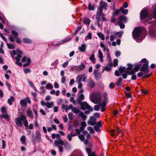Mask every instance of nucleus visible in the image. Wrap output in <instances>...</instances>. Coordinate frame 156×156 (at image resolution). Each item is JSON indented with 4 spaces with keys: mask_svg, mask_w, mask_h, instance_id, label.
I'll use <instances>...</instances> for the list:
<instances>
[{
    "mask_svg": "<svg viewBox=\"0 0 156 156\" xmlns=\"http://www.w3.org/2000/svg\"><path fill=\"white\" fill-rule=\"evenodd\" d=\"M146 34V30L144 27L135 28L132 32L133 38L138 42H141Z\"/></svg>",
    "mask_w": 156,
    "mask_h": 156,
    "instance_id": "f257e3e1",
    "label": "nucleus"
},
{
    "mask_svg": "<svg viewBox=\"0 0 156 156\" xmlns=\"http://www.w3.org/2000/svg\"><path fill=\"white\" fill-rule=\"evenodd\" d=\"M154 18H156V9H154L153 11ZM153 16H150L148 17V14L146 9L142 10L140 13V20H142L144 19H146V20L144 22V23L146 24H150L151 23V20L153 18Z\"/></svg>",
    "mask_w": 156,
    "mask_h": 156,
    "instance_id": "f03ea898",
    "label": "nucleus"
},
{
    "mask_svg": "<svg viewBox=\"0 0 156 156\" xmlns=\"http://www.w3.org/2000/svg\"><path fill=\"white\" fill-rule=\"evenodd\" d=\"M91 101L94 104L99 103L101 101V96L99 93L94 92L90 96Z\"/></svg>",
    "mask_w": 156,
    "mask_h": 156,
    "instance_id": "7ed1b4c3",
    "label": "nucleus"
},
{
    "mask_svg": "<svg viewBox=\"0 0 156 156\" xmlns=\"http://www.w3.org/2000/svg\"><path fill=\"white\" fill-rule=\"evenodd\" d=\"M17 51L18 53L17 54V57H15V59L17 61L15 62V63L16 64L20 66H22V63L18 61H20L21 58L22 57V51L19 49H17Z\"/></svg>",
    "mask_w": 156,
    "mask_h": 156,
    "instance_id": "20e7f679",
    "label": "nucleus"
},
{
    "mask_svg": "<svg viewBox=\"0 0 156 156\" xmlns=\"http://www.w3.org/2000/svg\"><path fill=\"white\" fill-rule=\"evenodd\" d=\"M79 104L81 106V109L83 110H85L86 109L89 110L91 111L93 110V108H91L90 106L86 102H82Z\"/></svg>",
    "mask_w": 156,
    "mask_h": 156,
    "instance_id": "39448f33",
    "label": "nucleus"
},
{
    "mask_svg": "<svg viewBox=\"0 0 156 156\" xmlns=\"http://www.w3.org/2000/svg\"><path fill=\"white\" fill-rule=\"evenodd\" d=\"M155 25H153L149 27V33L151 36L153 37H156V21L155 22Z\"/></svg>",
    "mask_w": 156,
    "mask_h": 156,
    "instance_id": "423d86ee",
    "label": "nucleus"
},
{
    "mask_svg": "<svg viewBox=\"0 0 156 156\" xmlns=\"http://www.w3.org/2000/svg\"><path fill=\"white\" fill-rule=\"evenodd\" d=\"M86 80V77L85 74H79L77 76L76 79V82L80 83L81 81L85 82Z\"/></svg>",
    "mask_w": 156,
    "mask_h": 156,
    "instance_id": "0eeeda50",
    "label": "nucleus"
},
{
    "mask_svg": "<svg viewBox=\"0 0 156 156\" xmlns=\"http://www.w3.org/2000/svg\"><path fill=\"white\" fill-rule=\"evenodd\" d=\"M148 63L149 62L144 63L142 67L140 69V71L143 72L144 74L148 73Z\"/></svg>",
    "mask_w": 156,
    "mask_h": 156,
    "instance_id": "6e6552de",
    "label": "nucleus"
},
{
    "mask_svg": "<svg viewBox=\"0 0 156 156\" xmlns=\"http://www.w3.org/2000/svg\"><path fill=\"white\" fill-rule=\"evenodd\" d=\"M35 139L33 140V142L34 143L36 142H39L41 140V135L40 134V131H37L35 133Z\"/></svg>",
    "mask_w": 156,
    "mask_h": 156,
    "instance_id": "1a4fd4ad",
    "label": "nucleus"
},
{
    "mask_svg": "<svg viewBox=\"0 0 156 156\" xmlns=\"http://www.w3.org/2000/svg\"><path fill=\"white\" fill-rule=\"evenodd\" d=\"M85 67V65L83 63H81V64L78 66H74L72 67V68L77 71H80L84 69Z\"/></svg>",
    "mask_w": 156,
    "mask_h": 156,
    "instance_id": "9d476101",
    "label": "nucleus"
},
{
    "mask_svg": "<svg viewBox=\"0 0 156 156\" xmlns=\"http://www.w3.org/2000/svg\"><path fill=\"white\" fill-rule=\"evenodd\" d=\"M96 119L93 116H91L90 117L89 120L88 122L89 125L92 126L95 125L96 124Z\"/></svg>",
    "mask_w": 156,
    "mask_h": 156,
    "instance_id": "9b49d317",
    "label": "nucleus"
},
{
    "mask_svg": "<svg viewBox=\"0 0 156 156\" xmlns=\"http://www.w3.org/2000/svg\"><path fill=\"white\" fill-rule=\"evenodd\" d=\"M22 121L23 119L21 118L17 117L15 119V122L16 125L18 127H22Z\"/></svg>",
    "mask_w": 156,
    "mask_h": 156,
    "instance_id": "f8f14e48",
    "label": "nucleus"
},
{
    "mask_svg": "<svg viewBox=\"0 0 156 156\" xmlns=\"http://www.w3.org/2000/svg\"><path fill=\"white\" fill-rule=\"evenodd\" d=\"M102 125L101 121H99L94 126V128L96 132H100V128L101 127Z\"/></svg>",
    "mask_w": 156,
    "mask_h": 156,
    "instance_id": "ddd939ff",
    "label": "nucleus"
},
{
    "mask_svg": "<svg viewBox=\"0 0 156 156\" xmlns=\"http://www.w3.org/2000/svg\"><path fill=\"white\" fill-rule=\"evenodd\" d=\"M98 57L101 63L103 62V54L100 50H98Z\"/></svg>",
    "mask_w": 156,
    "mask_h": 156,
    "instance_id": "4468645a",
    "label": "nucleus"
},
{
    "mask_svg": "<svg viewBox=\"0 0 156 156\" xmlns=\"http://www.w3.org/2000/svg\"><path fill=\"white\" fill-rule=\"evenodd\" d=\"M71 40V38L68 37H67V38L64 39L62 41L58 43H57L56 44L57 46L61 45L65 43H66V42L70 41Z\"/></svg>",
    "mask_w": 156,
    "mask_h": 156,
    "instance_id": "2eb2a0df",
    "label": "nucleus"
},
{
    "mask_svg": "<svg viewBox=\"0 0 156 156\" xmlns=\"http://www.w3.org/2000/svg\"><path fill=\"white\" fill-rule=\"evenodd\" d=\"M107 7L108 5L105 2H103L102 1H101L99 7V8H101L102 9H104L105 10H106Z\"/></svg>",
    "mask_w": 156,
    "mask_h": 156,
    "instance_id": "dca6fc26",
    "label": "nucleus"
},
{
    "mask_svg": "<svg viewBox=\"0 0 156 156\" xmlns=\"http://www.w3.org/2000/svg\"><path fill=\"white\" fill-rule=\"evenodd\" d=\"M86 150L88 154V156H98L94 152H91V150L90 149L87 148Z\"/></svg>",
    "mask_w": 156,
    "mask_h": 156,
    "instance_id": "f3484780",
    "label": "nucleus"
},
{
    "mask_svg": "<svg viewBox=\"0 0 156 156\" xmlns=\"http://www.w3.org/2000/svg\"><path fill=\"white\" fill-rule=\"evenodd\" d=\"M86 45L84 43L81 45L80 46L78 47L79 50L81 52H84L86 50Z\"/></svg>",
    "mask_w": 156,
    "mask_h": 156,
    "instance_id": "a211bd4d",
    "label": "nucleus"
},
{
    "mask_svg": "<svg viewBox=\"0 0 156 156\" xmlns=\"http://www.w3.org/2000/svg\"><path fill=\"white\" fill-rule=\"evenodd\" d=\"M84 98V96L83 94H81L79 95L78 98H76L77 101L79 103L82 102V101L83 100Z\"/></svg>",
    "mask_w": 156,
    "mask_h": 156,
    "instance_id": "6ab92c4d",
    "label": "nucleus"
},
{
    "mask_svg": "<svg viewBox=\"0 0 156 156\" xmlns=\"http://www.w3.org/2000/svg\"><path fill=\"white\" fill-rule=\"evenodd\" d=\"M21 118L23 119V121L24 126L26 127H28V122L26 117L24 115H22L21 116Z\"/></svg>",
    "mask_w": 156,
    "mask_h": 156,
    "instance_id": "aec40b11",
    "label": "nucleus"
},
{
    "mask_svg": "<svg viewBox=\"0 0 156 156\" xmlns=\"http://www.w3.org/2000/svg\"><path fill=\"white\" fill-rule=\"evenodd\" d=\"M54 143L55 145L58 146L59 144L63 145L64 143L63 140H62L60 139H59L58 140H56L55 141Z\"/></svg>",
    "mask_w": 156,
    "mask_h": 156,
    "instance_id": "412c9836",
    "label": "nucleus"
},
{
    "mask_svg": "<svg viewBox=\"0 0 156 156\" xmlns=\"http://www.w3.org/2000/svg\"><path fill=\"white\" fill-rule=\"evenodd\" d=\"M126 17L124 16H121L119 17V20L118 23H122L123 22H126Z\"/></svg>",
    "mask_w": 156,
    "mask_h": 156,
    "instance_id": "4be33fe9",
    "label": "nucleus"
},
{
    "mask_svg": "<svg viewBox=\"0 0 156 156\" xmlns=\"http://www.w3.org/2000/svg\"><path fill=\"white\" fill-rule=\"evenodd\" d=\"M89 59L93 63L95 64L96 63V62L94 53H93L90 56Z\"/></svg>",
    "mask_w": 156,
    "mask_h": 156,
    "instance_id": "5701e85b",
    "label": "nucleus"
},
{
    "mask_svg": "<svg viewBox=\"0 0 156 156\" xmlns=\"http://www.w3.org/2000/svg\"><path fill=\"white\" fill-rule=\"evenodd\" d=\"M107 60L108 61V65L110 66H112V59L110 55H107Z\"/></svg>",
    "mask_w": 156,
    "mask_h": 156,
    "instance_id": "b1692460",
    "label": "nucleus"
},
{
    "mask_svg": "<svg viewBox=\"0 0 156 156\" xmlns=\"http://www.w3.org/2000/svg\"><path fill=\"white\" fill-rule=\"evenodd\" d=\"M87 125L86 123L85 122H82L81 124V127L80 128V129L81 131H82L84 129Z\"/></svg>",
    "mask_w": 156,
    "mask_h": 156,
    "instance_id": "393cba45",
    "label": "nucleus"
},
{
    "mask_svg": "<svg viewBox=\"0 0 156 156\" xmlns=\"http://www.w3.org/2000/svg\"><path fill=\"white\" fill-rule=\"evenodd\" d=\"M119 71L121 74L123 72L128 73V71H126V67H121L119 69Z\"/></svg>",
    "mask_w": 156,
    "mask_h": 156,
    "instance_id": "a878e982",
    "label": "nucleus"
},
{
    "mask_svg": "<svg viewBox=\"0 0 156 156\" xmlns=\"http://www.w3.org/2000/svg\"><path fill=\"white\" fill-rule=\"evenodd\" d=\"M79 115L80 116H81L82 118V119L84 120H85L87 118V116L85 115L83 113L82 111L80 112L79 114Z\"/></svg>",
    "mask_w": 156,
    "mask_h": 156,
    "instance_id": "bb28decb",
    "label": "nucleus"
},
{
    "mask_svg": "<svg viewBox=\"0 0 156 156\" xmlns=\"http://www.w3.org/2000/svg\"><path fill=\"white\" fill-rule=\"evenodd\" d=\"M1 117L2 118H4L5 119H6L7 121H8L10 119V116L7 114H2L1 115Z\"/></svg>",
    "mask_w": 156,
    "mask_h": 156,
    "instance_id": "cd10ccee",
    "label": "nucleus"
},
{
    "mask_svg": "<svg viewBox=\"0 0 156 156\" xmlns=\"http://www.w3.org/2000/svg\"><path fill=\"white\" fill-rule=\"evenodd\" d=\"M120 11L123 14L126 15L127 14L128 12V10L127 9H124L123 7H121L120 8Z\"/></svg>",
    "mask_w": 156,
    "mask_h": 156,
    "instance_id": "c85d7f7f",
    "label": "nucleus"
},
{
    "mask_svg": "<svg viewBox=\"0 0 156 156\" xmlns=\"http://www.w3.org/2000/svg\"><path fill=\"white\" fill-rule=\"evenodd\" d=\"M53 87L52 84L51 83H48L45 87L48 90L52 89H53Z\"/></svg>",
    "mask_w": 156,
    "mask_h": 156,
    "instance_id": "c756f323",
    "label": "nucleus"
},
{
    "mask_svg": "<svg viewBox=\"0 0 156 156\" xmlns=\"http://www.w3.org/2000/svg\"><path fill=\"white\" fill-rule=\"evenodd\" d=\"M103 9L101 8H99L97 12L96 15H98V16H101L104 14L102 12Z\"/></svg>",
    "mask_w": 156,
    "mask_h": 156,
    "instance_id": "7c9ffc66",
    "label": "nucleus"
},
{
    "mask_svg": "<svg viewBox=\"0 0 156 156\" xmlns=\"http://www.w3.org/2000/svg\"><path fill=\"white\" fill-rule=\"evenodd\" d=\"M14 100V98L13 96H11L10 98L8 99V102L10 105H12V102Z\"/></svg>",
    "mask_w": 156,
    "mask_h": 156,
    "instance_id": "2f4dec72",
    "label": "nucleus"
},
{
    "mask_svg": "<svg viewBox=\"0 0 156 156\" xmlns=\"http://www.w3.org/2000/svg\"><path fill=\"white\" fill-rule=\"evenodd\" d=\"M26 136H22L20 138V141H21L23 145H25L26 144Z\"/></svg>",
    "mask_w": 156,
    "mask_h": 156,
    "instance_id": "473e14b6",
    "label": "nucleus"
},
{
    "mask_svg": "<svg viewBox=\"0 0 156 156\" xmlns=\"http://www.w3.org/2000/svg\"><path fill=\"white\" fill-rule=\"evenodd\" d=\"M46 106L48 108H50L52 106H54V103L52 102H46Z\"/></svg>",
    "mask_w": 156,
    "mask_h": 156,
    "instance_id": "72a5a7b5",
    "label": "nucleus"
},
{
    "mask_svg": "<svg viewBox=\"0 0 156 156\" xmlns=\"http://www.w3.org/2000/svg\"><path fill=\"white\" fill-rule=\"evenodd\" d=\"M122 79L121 78H119L116 82V84L118 86H120L122 85Z\"/></svg>",
    "mask_w": 156,
    "mask_h": 156,
    "instance_id": "f704fd0d",
    "label": "nucleus"
},
{
    "mask_svg": "<svg viewBox=\"0 0 156 156\" xmlns=\"http://www.w3.org/2000/svg\"><path fill=\"white\" fill-rule=\"evenodd\" d=\"M20 104L21 106L24 107L26 106L27 103L26 101L23 99L20 101Z\"/></svg>",
    "mask_w": 156,
    "mask_h": 156,
    "instance_id": "c9c22d12",
    "label": "nucleus"
},
{
    "mask_svg": "<svg viewBox=\"0 0 156 156\" xmlns=\"http://www.w3.org/2000/svg\"><path fill=\"white\" fill-rule=\"evenodd\" d=\"M94 85L95 83L92 80H90L89 81L88 83V86L91 88L94 87Z\"/></svg>",
    "mask_w": 156,
    "mask_h": 156,
    "instance_id": "e433bc0d",
    "label": "nucleus"
},
{
    "mask_svg": "<svg viewBox=\"0 0 156 156\" xmlns=\"http://www.w3.org/2000/svg\"><path fill=\"white\" fill-rule=\"evenodd\" d=\"M97 34L98 37L102 40H105V36L102 33H97Z\"/></svg>",
    "mask_w": 156,
    "mask_h": 156,
    "instance_id": "4c0bfd02",
    "label": "nucleus"
},
{
    "mask_svg": "<svg viewBox=\"0 0 156 156\" xmlns=\"http://www.w3.org/2000/svg\"><path fill=\"white\" fill-rule=\"evenodd\" d=\"M72 111L75 114L80 113V110L76 107H73L72 109Z\"/></svg>",
    "mask_w": 156,
    "mask_h": 156,
    "instance_id": "58836bf2",
    "label": "nucleus"
},
{
    "mask_svg": "<svg viewBox=\"0 0 156 156\" xmlns=\"http://www.w3.org/2000/svg\"><path fill=\"white\" fill-rule=\"evenodd\" d=\"M84 23L86 25H89L90 22V20L89 19L85 18L83 20Z\"/></svg>",
    "mask_w": 156,
    "mask_h": 156,
    "instance_id": "ea45409f",
    "label": "nucleus"
},
{
    "mask_svg": "<svg viewBox=\"0 0 156 156\" xmlns=\"http://www.w3.org/2000/svg\"><path fill=\"white\" fill-rule=\"evenodd\" d=\"M6 43L7 46L8 48H9V49H14V48H15V46L13 44H9L8 43V42H7V43Z\"/></svg>",
    "mask_w": 156,
    "mask_h": 156,
    "instance_id": "a19ab883",
    "label": "nucleus"
},
{
    "mask_svg": "<svg viewBox=\"0 0 156 156\" xmlns=\"http://www.w3.org/2000/svg\"><path fill=\"white\" fill-rule=\"evenodd\" d=\"M23 42L26 43H31V40L28 38H24L23 39Z\"/></svg>",
    "mask_w": 156,
    "mask_h": 156,
    "instance_id": "79ce46f5",
    "label": "nucleus"
},
{
    "mask_svg": "<svg viewBox=\"0 0 156 156\" xmlns=\"http://www.w3.org/2000/svg\"><path fill=\"white\" fill-rule=\"evenodd\" d=\"M108 102V101H105V100H104L103 102L99 105L100 106L102 107H105Z\"/></svg>",
    "mask_w": 156,
    "mask_h": 156,
    "instance_id": "37998d69",
    "label": "nucleus"
},
{
    "mask_svg": "<svg viewBox=\"0 0 156 156\" xmlns=\"http://www.w3.org/2000/svg\"><path fill=\"white\" fill-rule=\"evenodd\" d=\"M87 130L90 132L91 134H94V130L92 127L90 126L87 128Z\"/></svg>",
    "mask_w": 156,
    "mask_h": 156,
    "instance_id": "c03bdc74",
    "label": "nucleus"
},
{
    "mask_svg": "<svg viewBox=\"0 0 156 156\" xmlns=\"http://www.w3.org/2000/svg\"><path fill=\"white\" fill-rule=\"evenodd\" d=\"M94 75L95 76V79L97 80H99L101 77V74L99 73Z\"/></svg>",
    "mask_w": 156,
    "mask_h": 156,
    "instance_id": "a18cd8bd",
    "label": "nucleus"
},
{
    "mask_svg": "<svg viewBox=\"0 0 156 156\" xmlns=\"http://www.w3.org/2000/svg\"><path fill=\"white\" fill-rule=\"evenodd\" d=\"M96 18L97 20L98 25V26L99 27V23L100 21V19L99 18V16H98V15H96Z\"/></svg>",
    "mask_w": 156,
    "mask_h": 156,
    "instance_id": "49530a36",
    "label": "nucleus"
},
{
    "mask_svg": "<svg viewBox=\"0 0 156 156\" xmlns=\"http://www.w3.org/2000/svg\"><path fill=\"white\" fill-rule=\"evenodd\" d=\"M12 33L15 36V37H18V33L15 30H12Z\"/></svg>",
    "mask_w": 156,
    "mask_h": 156,
    "instance_id": "de8ad7c7",
    "label": "nucleus"
},
{
    "mask_svg": "<svg viewBox=\"0 0 156 156\" xmlns=\"http://www.w3.org/2000/svg\"><path fill=\"white\" fill-rule=\"evenodd\" d=\"M15 41L17 43L21 44V40L19 38V37H15Z\"/></svg>",
    "mask_w": 156,
    "mask_h": 156,
    "instance_id": "09e8293b",
    "label": "nucleus"
},
{
    "mask_svg": "<svg viewBox=\"0 0 156 156\" xmlns=\"http://www.w3.org/2000/svg\"><path fill=\"white\" fill-rule=\"evenodd\" d=\"M0 37L6 42L7 43V41L6 37L1 33H0Z\"/></svg>",
    "mask_w": 156,
    "mask_h": 156,
    "instance_id": "8fccbe9b",
    "label": "nucleus"
},
{
    "mask_svg": "<svg viewBox=\"0 0 156 156\" xmlns=\"http://www.w3.org/2000/svg\"><path fill=\"white\" fill-rule=\"evenodd\" d=\"M17 54V52L15 50H13L12 52H11L10 55H11L12 57L13 58V55H15Z\"/></svg>",
    "mask_w": 156,
    "mask_h": 156,
    "instance_id": "3c124183",
    "label": "nucleus"
},
{
    "mask_svg": "<svg viewBox=\"0 0 156 156\" xmlns=\"http://www.w3.org/2000/svg\"><path fill=\"white\" fill-rule=\"evenodd\" d=\"M78 137L80 140L82 141H84L85 140V137L82 134L79 135Z\"/></svg>",
    "mask_w": 156,
    "mask_h": 156,
    "instance_id": "603ef678",
    "label": "nucleus"
},
{
    "mask_svg": "<svg viewBox=\"0 0 156 156\" xmlns=\"http://www.w3.org/2000/svg\"><path fill=\"white\" fill-rule=\"evenodd\" d=\"M128 66L127 67L126 69V71H128V73H129V71L131 70V69L132 68V65H131L130 64H128Z\"/></svg>",
    "mask_w": 156,
    "mask_h": 156,
    "instance_id": "864d4df0",
    "label": "nucleus"
},
{
    "mask_svg": "<svg viewBox=\"0 0 156 156\" xmlns=\"http://www.w3.org/2000/svg\"><path fill=\"white\" fill-rule=\"evenodd\" d=\"M31 72V70L29 68H27L24 69V73L25 74H27L28 73Z\"/></svg>",
    "mask_w": 156,
    "mask_h": 156,
    "instance_id": "5fc2aeb1",
    "label": "nucleus"
},
{
    "mask_svg": "<svg viewBox=\"0 0 156 156\" xmlns=\"http://www.w3.org/2000/svg\"><path fill=\"white\" fill-rule=\"evenodd\" d=\"M118 60L117 59H115L114 60L113 66L114 67H116L118 65Z\"/></svg>",
    "mask_w": 156,
    "mask_h": 156,
    "instance_id": "6e6d98bb",
    "label": "nucleus"
},
{
    "mask_svg": "<svg viewBox=\"0 0 156 156\" xmlns=\"http://www.w3.org/2000/svg\"><path fill=\"white\" fill-rule=\"evenodd\" d=\"M103 97L104 98V100L105 101H108V99L107 98V94L106 93H103Z\"/></svg>",
    "mask_w": 156,
    "mask_h": 156,
    "instance_id": "4d7b16f0",
    "label": "nucleus"
},
{
    "mask_svg": "<svg viewBox=\"0 0 156 156\" xmlns=\"http://www.w3.org/2000/svg\"><path fill=\"white\" fill-rule=\"evenodd\" d=\"M70 101L72 102L74 105H75L76 103V101L74 100V98L71 97L70 98Z\"/></svg>",
    "mask_w": 156,
    "mask_h": 156,
    "instance_id": "13d9d810",
    "label": "nucleus"
},
{
    "mask_svg": "<svg viewBox=\"0 0 156 156\" xmlns=\"http://www.w3.org/2000/svg\"><path fill=\"white\" fill-rule=\"evenodd\" d=\"M88 9L90 10H93L94 9V6L91 5V3H90L89 5Z\"/></svg>",
    "mask_w": 156,
    "mask_h": 156,
    "instance_id": "bf43d9fd",
    "label": "nucleus"
},
{
    "mask_svg": "<svg viewBox=\"0 0 156 156\" xmlns=\"http://www.w3.org/2000/svg\"><path fill=\"white\" fill-rule=\"evenodd\" d=\"M100 105H95L94 107V109L96 111H98L100 109Z\"/></svg>",
    "mask_w": 156,
    "mask_h": 156,
    "instance_id": "052dcab7",
    "label": "nucleus"
},
{
    "mask_svg": "<svg viewBox=\"0 0 156 156\" xmlns=\"http://www.w3.org/2000/svg\"><path fill=\"white\" fill-rule=\"evenodd\" d=\"M85 38H87V39H91L92 38V34L91 33H89L87 35L86 37Z\"/></svg>",
    "mask_w": 156,
    "mask_h": 156,
    "instance_id": "680f3d73",
    "label": "nucleus"
},
{
    "mask_svg": "<svg viewBox=\"0 0 156 156\" xmlns=\"http://www.w3.org/2000/svg\"><path fill=\"white\" fill-rule=\"evenodd\" d=\"M115 55L116 57H119L121 55V52L119 51H115Z\"/></svg>",
    "mask_w": 156,
    "mask_h": 156,
    "instance_id": "e2e57ef3",
    "label": "nucleus"
},
{
    "mask_svg": "<svg viewBox=\"0 0 156 156\" xmlns=\"http://www.w3.org/2000/svg\"><path fill=\"white\" fill-rule=\"evenodd\" d=\"M62 108L63 109H65L66 111L68 110V106L67 105H63L62 106Z\"/></svg>",
    "mask_w": 156,
    "mask_h": 156,
    "instance_id": "0e129e2a",
    "label": "nucleus"
},
{
    "mask_svg": "<svg viewBox=\"0 0 156 156\" xmlns=\"http://www.w3.org/2000/svg\"><path fill=\"white\" fill-rule=\"evenodd\" d=\"M68 117L70 120H71L73 119V114L72 113H69L68 114Z\"/></svg>",
    "mask_w": 156,
    "mask_h": 156,
    "instance_id": "69168bd1",
    "label": "nucleus"
},
{
    "mask_svg": "<svg viewBox=\"0 0 156 156\" xmlns=\"http://www.w3.org/2000/svg\"><path fill=\"white\" fill-rule=\"evenodd\" d=\"M1 111L2 113H6V108L4 107H2Z\"/></svg>",
    "mask_w": 156,
    "mask_h": 156,
    "instance_id": "338daca9",
    "label": "nucleus"
},
{
    "mask_svg": "<svg viewBox=\"0 0 156 156\" xmlns=\"http://www.w3.org/2000/svg\"><path fill=\"white\" fill-rule=\"evenodd\" d=\"M118 24L119 25L120 28L122 29L125 28V26L124 24L118 23Z\"/></svg>",
    "mask_w": 156,
    "mask_h": 156,
    "instance_id": "774afa93",
    "label": "nucleus"
}]
</instances>
